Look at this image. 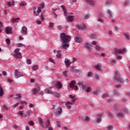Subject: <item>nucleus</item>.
<instances>
[{
    "label": "nucleus",
    "mask_w": 130,
    "mask_h": 130,
    "mask_svg": "<svg viewBox=\"0 0 130 130\" xmlns=\"http://www.w3.org/2000/svg\"><path fill=\"white\" fill-rule=\"evenodd\" d=\"M72 37L68 36L66 33H61L60 34V39L62 43H64L62 45L61 47L64 49H66V47H69L70 44L68 43L71 41Z\"/></svg>",
    "instance_id": "1"
},
{
    "label": "nucleus",
    "mask_w": 130,
    "mask_h": 130,
    "mask_svg": "<svg viewBox=\"0 0 130 130\" xmlns=\"http://www.w3.org/2000/svg\"><path fill=\"white\" fill-rule=\"evenodd\" d=\"M116 58L118 59H122V57L120 55L119 53H124V52H126V49H120L118 48H115L114 50Z\"/></svg>",
    "instance_id": "2"
},
{
    "label": "nucleus",
    "mask_w": 130,
    "mask_h": 130,
    "mask_svg": "<svg viewBox=\"0 0 130 130\" xmlns=\"http://www.w3.org/2000/svg\"><path fill=\"white\" fill-rule=\"evenodd\" d=\"M114 80L115 81H118V82H119L121 84H123L125 81L123 78H121L120 77V74L118 71H116L115 73V76L113 77Z\"/></svg>",
    "instance_id": "3"
},
{
    "label": "nucleus",
    "mask_w": 130,
    "mask_h": 130,
    "mask_svg": "<svg viewBox=\"0 0 130 130\" xmlns=\"http://www.w3.org/2000/svg\"><path fill=\"white\" fill-rule=\"evenodd\" d=\"M87 83L85 82H82V88L87 93H90L92 91V87L87 85Z\"/></svg>",
    "instance_id": "4"
},
{
    "label": "nucleus",
    "mask_w": 130,
    "mask_h": 130,
    "mask_svg": "<svg viewBox=\"0 0 130 130\" xmlns=\"http://www.w3.org/2000/svg\"><path fill=\"white\" fill-rule=\"evenodd\" d=\"M19 51H20V48L15 49L14 51L13 55L16 58L21 59V58H22V54L19 52Z\"/></svg>",
    "instance_id": "5"
},
{
    "label": "nucleus",
    "mask_w": 130,
    "mask_h": 130,
    "mask_svg": "<svg viewBox=\"0 0 130 130\" xmlns=\"http://www.w3.org/2000/svg\"><path fill=\"white\" fill-rule=\"evenodd\" d=\"M14 77L16 79L21 78V77H24V74L22 72L18 71V70H15L14 72Z\"/></svg>",
    "instance_id": "6"
},
{
    "label": "nucleus",
    "mask_w": 130,
    "mask_h": 130,
    "mask_svg": "<svg viewBox=\"0 0 130 130\" xmlns=\"http://www.w3.org/2000/svg\"><path fill=\"white\" fill-rule=\"evenodd\" d=\"M69 98H70L72 100L71 102H66V104H68V105H73V104H74V103H75V102H76V98H75V96H73L72 95H69Z\"/></svg>",
    "instance_id": "7"
},
{
    "label": "nucleus",
    "mask_w": 130,
    "mask_h": 130,
    "mask_svg": "<svg viewBox=\"0 0 130 130\" xmlns=\"http://www.w3.org/2000/svg\"><path fill=\"white\" fill-rule=\"evenodd\" d=\"M76 85V81H72L71 83L69 84V86L70 88H72V89H74V90H78V86Z\"/></svg>",
    "instance_id": "8"
},
{
    "label": "nucleus",
    "mask_w": 130,
    "mask_h": 130,
    "mask_svg": "<svg viewBox=\"0 0 130 130\" xmlns=\"http://www.w3.org/2000/svg\"><path fill=\"white\" fill-rule=\"evenodd\" d=\"M46 92L49 93V94H53V95H54L55 97H57L58 98H59V97H60V95L59 94V93L56 92H52L50 90H47Z\"/></svg>",
    "instance_id": "9"
},
{
    "label": "nucleus",
    "mask_w": 130,
    "mask_h": 130,
    "mask_svg": "<svg viewBox=\"0 0 130 130\" xmlns=\"http://www.w3.org/2000/svg\"><path fill=\"white\" fill-rule=\"evenodd\" d=\"M102 114H99L97 115L96 118L97 120L95 121V122H97V123H100L101 121H102Z\"/></svg>",
    "instance_id": "10"
},
{
    "label": "nucleus",
    "mask_w": 130,
    "mask_h": 130,
    "mask_svg": "<svg viewBox=\"0 0 130 130\" xmlns=\"http://www.w3.org/2000/svg\"><path fill=\"white\" fill-rule=\"evenodd\" d=\"M65 18H66V21H67V22H74L75 16H68L67 17V16L65 17Z\"/></svg>",
    "instance_id": "11"
},
{
    "label": "nucleus",
    "mask_w": 130,
    "mask_h": 130,
    "mask_svg": "<svg viewBox=\"0 0 130 130\" xmlns=\"http://www.w3.org/2000/svg\"><path fill=\"white\" fill-rule=\"evenodd\" d=\"M61 113H62V109H61V108L58 107L57 108V110L56 111V114L57 116H59L60 115V114H61Z\"/></svg>",
    "instance_id": "12"
},
{
    "label": "nucleus",
    "mask_w": 130,
    "mask_h": 130,
    "mask_svg": "<svg viewBox=\"0 0 130 130\" xmlns=\"http://www.w3.org/2000/svg\"><path fill=\"white\" fill-rule=\"evenodd\" d=\"M21 32L23 35H27L28 31H27V28L26 26H23L21 28Z\"/></svg>",
    "instance_id": "13"
},
{
    "label": "nucleus",
    "mask_w": 130,
    "mask_h": 130,
    "mask_svg": "<svg viewBox=\"0 0 130 130\" xmlns=\"http://www.w3.org/2000/svg\"><path fill=\"white\" fill-rule=\"evenodd\" d=\"M85 47L87 48L88 50L92 51L93 50V46L88 43L85 44Z\"/></svg>",
    "instance_id": "14"
},
{
    "label": "nucleus",
    "mask_w": 130,
    "mask_h": 130,
    "mask_svg": "<svg viewBox=\"0 0 130 130\" xmlns=\"http://www.w3.org/2000/svg\"><path fill=\"white\" fill-rule=\"evenodd\" d=\"M39 13H41V7H39L38 8V11L37 12L34 11V16H38L39 15Z\"/></svg>",
    "instance_id": "15"
},
{
    "label": "nucleus",
    "mask_w": 130,
    "mask_h": 130,
    "mask_svg": "<svg viewBox=\"0 0 130 130\" xmlns=\"http://www.w3.org/2000/svg\"><path fill=\"white\" fill-rule=\"evenodd\" d=\"M64 62L67 68H69V67H70V66L72 64V63H71V61H70V60H68V59L67 58H65Z\"/></svg>",
    "instance_id": "16"
},
{
    "label": "nucleus",
    "mask_w": 130,
    "mask_h": 130,
    "mask_svg": "<svg viewBox=\"0 0 130 130\" xmlns=\"http://www.w3.org/2000/svg\"><path fill=\"white\" fill-rule=\"evenodd\" d=\"M60 8H61L63 10V15L64 16V17H67V15H68V11H67V9H66V6H63V5H61L60 6Z\"/></svg>",
    "instance_id": "17"
},
{
    "label": "nucleus",
    "mask_w": 130,
    "mask_h": 130,
    "mask_svg": "<svg viewBox=\"0 0 130 130\" xmlns=\"http://www.w3.org/2000/svg\"><path fill=\"white\" fill-rule=\"evenodd\" d=\"M5 32L7 34H11L12 32V28L10 27H7L5 29Z\"/></svg>",
    "instance_id": "18"
},
{
    "label": "nucleus",
    "mask_w": 130,
    "mask_h": 130,
    "mask_svg": "<svg viewBox=\"0 0 130 130\" xmlns=\"http://www.w3.org/2000/svg\"><path fill=\"white\" fill-rule=\"evenodd\" d=\"M55 85L56 86L57 89H61V87H62V84H61V82L59 81H57Z\"/></svg>",
    "instance_id": "19"
},
{
    "label": "nucleus",
    "mask_w": 130,
    "mask_h": 130,
    "mask_svg": "<svg viewBox=\"0 0 130 130\" xmlns=\"http://www.w3.org/2000/svg\"><path fill=\"white\" fill-rule=\"evenodd\" d=\"M31 114H32V113L30 111L27 110L26 111V114H24L23 117H24L25 118H26V117H29V116H30V115H31Z\"/></svg>",
    "instance_id": "20"
},
{
    "label": "nucleus",
    "mask_w": 130,
    "mask_h": 130,
    "mask_svg": "<svg viewBox=\"0 0 130 130\" xmlns=\"http://www.w3.org/2000/svg\"><path fill=\"white\" fill-rule=\"evenodd\" d=\"M75 42H76L77 43H80V42H81V41L82 40V39L81 38V37H76L75 38Z\"/></svg>",
    "instance_id": "21"
},
{
    "label": "nucleus",
    "mask_w": 130,
    "mask_h": 130,
    "mask_svg": "<svg viewBox=\"0 0 130 130\" xmlns=\"http://www.w3.org/2000/svg\"><path fill=\"white\" fill-rule=\"evenodd\" d=\"M86 2L89 5H90V6H95V2L92 0H86Z\"/></svg>",
    "instance_id": "22"
},
{
    "label": "nucleus",
    "mask_w": 130,
    "mask_h": 130,
    "mask_svg": "<svg viewBox=\"0 0 130 130\" xmlns=\"http://www.w3.org/2000/svg\"><path fill=\"white\" fill-rule=\"evenodd\" d=\"M117 116L118 117H124V114L122 112H117Z\"/></svg>",
    "instance_id": "23"
},
{
    "label": "nucleus",
    "mask_w": 130,
    "mask_h": 130,
    "mask_svg": "<svg viewBox=\"0 0 130 130\" xmlns=\"http://www.w3.org/2000/svg\"><path fill=\"white\" fill-rule=\"evenodd\" d=\"M39 122H40V125L42 127H44V126H43V120H42V118H38Z\"/></svg>",
    "instance_id": "24"
},
{
    "label": "nucleus",
    "mask_w": 130,
    "mask_h": 130,
    "mask_svg": "<svg viewBox=\"0 0 130 130\" xmlns=\"http://www.w3.org/2000/svg\"><path fill=\"white\" fill-rule=\"evenodd\" d=\"M38 65H34L31 67V70H32V71H37V70H38Z\"/></svg>",
    "instance_id": "25"
},
{
    "label": "nucleus",
    "mask_w": 130,
    "mask_h": 130,
    "mask_svg": "<svg viewBox=\"0 0 130 130\" xmlns=\"http://www.w3.org/2000/svg\"><path fill=\"white\" fill-rule=\"evenodd\" d=\"M7 5L9 7H12V6H15V2L14 1H12L11 2H9L7 3Z\"/></svg>",
    "instance_id": "26"
},
{
    "label": "nucleus",
    "mask_w": 130,
    "mask_h": 130,
    "mask_svg": "<svg viewBox=\"0 0 130 130\" xmlns=\"http://www.w3.org/2000/svg\"><path fill=\"white\" fill-rule=\"evenodd\" d=\"M32 94H34V95H36V94L38 93V90H37V89L36 88L32 89Z\"/></svg>",
    "instance_id": "27"
},
{
    "label": "nucleus",
    "mask_w": 130,
    "mask_h": 130,
    "mask_svg": "<svg viewBox=\"0 0 130 130\" xmlns=\"http://www.w3.org/2000/svg\"><path fill=\"white\" fill-rule=\"evenodd\" d=\"M17 114H19L22 117H24V112L23 111H20L17 112Z\"/></svg>",
    "instance_id": "28"
},
{
    "label": "nucleus",
    "mask_w": 130,
    "mask_h": 130,
    "mask_svg": "<svg viewBox=\"0 0 130 130\" xmlns=\"http://www.w3.org/2000/svg\"><path fill=\"white\" fill-rule=\"evenodd\" d=\"M17 47H26V46L23 44L18 43L16 44Z\"/></svg>",
    "instance_id": "29"
},
{
    "label": "nucleus",
    "mask_w": 130,
    "mask_h": 130,
    "mask_svg": "<svg viewBox=\"0 0 130 130\" xmlns=\"http://www.w3.org/2000/svg\"><path fill=\"white\" fill-rule=\"evenodd\" d=\"M49 125H50V121L49 120H47L46 122V128H47Z\"/></svg>",
    "instance_id": "30"
},
{
    "label": "nucleus",
    "mask_w": 130,
    "mask_h": 130,
    "mask_svg": "<svg viewBox=\"0 0 130 130\" xmlns=\"http://www.w3.org/2000/svg\"><path fill=\"white\" fill-rule=\"evenodd\" d=\"M88 28L85 24L82 25V30H83V31H86V30H87Z\"/></svg>",
    "instance_id": "31"
},
{
    "label": "nucleus",
    "mask_w": 130,
    "mask_h": 130,
    "mask_svg": "<svg viewBox=\"0 0 130 130\" xmlns=\"http://www.w3.org/2000/svg\"><path fill=\"white\" fill-rule=\"evenodd\" d=\"M4 95V89L2 88V86L0 85V97Z\"/></svg>",
    "instance_id": "32"
},
{
    "label": "nucleus",
    "mask_w": 130,
    "mask_h": 130,
    "mask_svg": "<svg viewBox=\"0 0 130 130\" xmlns=\"http://www.w3.org/2000/svg\"><path fill=\"white\" fill-rule=\"evenodd\" d=\"M108 14L109 15V18H113V16L112 15V11L111 10H108Z\"/></svg>",
    "instance_id": "33"
},
{
    "label": "nucleus",
    "mask_w": 130,
    "mask_h": 130,
    "mask_svg": "<svg viewBox=\"0 0 130 130\" xmlns=\"http://www.w3.org/2000/svg\"><path fill=\"white\" fill-rule=\"evenodd\" d=\"M82 119L85 120V121H90V118L88 116L84 117L82 118Z\"/></svg>",
    "instance_id": "34"
},
{
    "label": "nucleus",
    "mask_w": 130,
    "mask_h": 130,
    "mask_svg": "<svg viewBox=\"0 0 130 130\" xmlns=\"http://www.w3.org/2000/svg\"><path fill=\"white\" fill-rule=\"evenodd\" d=\"M19 6L20 7L27 6V3L26 2H21V3H19Z\"/></svg>",
    "instance_id": "35"
},
{
    "label": "nucleus",
    "mask_w": 130,
    "mask_h": 130,
    "mask_svg": "<svg viewBox=\"0 0 130 130\" xmlns=\"http://www.w3.org/2000/svg\"><path fill=\"white\" fill-rule=\"evenodd\" d=\"M20 20V18H15V19H13L12 20V22L13 23H18V21Z\"/></svg>",
    "instance_id": "36"
},
{
    "label": "nucleus",
    "mask_w": 130,
    "mask_h": 130,
    "mask_svg": "<svg viewBox=\"0 0 130 130\" xmlns=\"http://www.w3.org/2000/svg\"><path fill=\"white\" fill-rule=\"evenodd\" d=\"M95 69H96V70H98V71H101V66L98 64L96 66H95Z\"/></svg>",
    "instance_id": "37"
},
{
    "label": "nucleus",
    "mask_w": 130,
    "mask_h": 130,
    "mask_svg": "<svg viewBox=\"0 0 130 130\" xmlns=\"http://www.w3.org/2000/svg\"><path fill=\"white\" fill-rule=\"evenodd\" d=\"M124 36L126 38H127V39H128V40H129L130 39V36L129 35H128V34H124Z\"/></svg>",
    "instance_id": "38"
},
{
    "label": "nucleus",
    "mask_w": 130,
    "mask_h": 130,
    "mask_svg": "<svg viewBox=\"0 0 130 130\" xmlns=\"http://www.w3.org/2000/svg\"><path fill=\"white\" fill-rule=\"evenodd\" d=\"M90 37H91V38H93V39L97 38V36H96V34H91L90 35Z\"/></svg>",
    "instance_id": "39"
},
{
    "label": "nucleus",
    "mask_w": 130,
    "mask_h": 130,
    "mask_svg": "<svg viewBox=\"0 0 130 130\" xmlns=\"http://www.w3.org/2000/svg\"><path fill=\"white\" fill-rule=\"evenodd\" d=\"M28 124L30 125V126H33V125H34V122L33 121H28Z\"/></svg>",
    "instance_id": "40"
},
{
    "label": "nucleus",
    "mask_w": 130,
    "mask_h": 130,
    "mask_svg": "<svg viewBox=\"0 0 130 130\" xmlns=\"http://www.w3.org/2000/svg\"><path fill=\"white\" fill-rule=\"evenodd\" d=\"M106 97H109L108 93H105L103 94L102 98H106Z\"/></svg>",
    "instance_id": "41"
},
{
    "label": "nucleus",
    "mask_w": 130,
    "mask_h": 130,
    "mask_svg": "<svg viewBox=\"0 0 130 130\" xmlns=\"http://www.w3.org/2000/svg\"><path fill=\"white\" fill-rule=\"evenodd\" d=\"M98 17H101V18H102L103 17H104V14H103V13L100 12L98 15Z\"/></svg>",
    "instance_id": "42"
},
{
    "label": "nucleus",
    "mask_w": 130,
    "mask_h": 130,
    "mask_svg": "<svg viewBox=\"0 0 130 130\" xmlns=\"http://www.w3.org/2000/svg\"><path fill=\"white\" fill-rule=\"evenodd\" d=\"M98 21L101 23H104V20H103L101 17H99L98 19Z\"/></svg>",
    "instance_id": "43"
},
{
    "label": "nucleus",
    "mask_w": 130,
    "mask_h": 130,
    "mask_svg": "<svg viewBox=\"0 0 130 130\" xmlns=\"http://www.w3.org/2000/svg\"><path fill=\"white\" fill-rule=\"evenodd\" d=\"M93 76V73L92 72H89L88 73L87 76L88 77H92Z\"/></svg>",
    "instance_id": "44"
},
{
    "label": "nucleus",
    "mask_w": 130,
    "mask_h": 130,
    "mask_svg": "<svg viewBox=\"0 0 130 130\" xmlns=\"http://www.w3.org/2000/svg\"><path fill=\"white\" fill-rule=\"evenodd\" d=\"M6 43H7L8 45H10V44H11V42L10 41V39H6Z\"/></svg>",
    "instance_id": "45"
},
{
    "label": "nucleus",
    "mask_w": 130,
    "mask_h": 130,
    "mask_svg": "<svg viewBox=\"0 0 130 130\" xmlns=\"http://www.w3.org/2000/svg\"><path fill=\"white\" fill-rule=\"evenodd\" d=\"M49 61H50V62H52V63H54V64H55V62H54V60H53V59H52V58H50L49 59Z\"/></svg>",
    "instance_id": "46"
},
{
    "label": "nucleus",
    "mask_w": 130,
    "mask_h": 130,
    "mask_svg": "<svg viewBox=\"0 0 130 130\" xmlns=\"http://www.w3.org/2000/svg\"><path fill=\"white\" fill-rule=\"evenodd\" d=\"M77 61V59L76 58H73L72 59V61L70 62L71 63H74V62H75V61Z\"/></svg>",
    "instance_id": "47"
},
{
    "label": "nucleus",
    "mask_w": 130,
    "mask_h": 130,
    "mask_svg": "<svg viewBox=\"0 0 130 130\" xmlns=\"http://www.w3.org/2000/svg\"><path fill=\"white\" fill-rule=\"evenodd\" d=\"M56 123L57 127H60V123L59 122V121H56Z\"/></svg>",
    "instance_id": "48"
},
{
    "label": "nucleus",
    "mask_w": 130,
    "mask_h": 130,
    "mask_svg": "<svg viewBox=\"0 0 130 130\" xmlns=\"http://www.w3.org/2000/svg\"><path fill=\"white\" fill-rule=\"evenodd\" d=\"M107 130H113V126H109L107 127Z\"/></svg>",
    "instance_id": "49"
},
{
    "label": "nucleus",
    "mask_w": 130,
    "mask_h": 130,
    "mask_svg": "<svg viewBox=\"0 0 130 130\" xmlns=\"http://www.w3.org/2000/svg\"><path fill=\"white\" fill-rule=\"evenodd\" d=\"M26 63H27V64H31V63H32L31 61V60L30 59H28L26 60Z\"/></svg>",
    "instance_id": "50"
},
{
    "label": "nucleus",
    "mask_w": 130,
    "mask_h": 130,
    "mask_svg": "<svg viewBox=\"0 0 130 130\" xmlns=\"http://www.w3.org/2000/svg\"><path fill=\"white\" fill-rule=\"evenodd\" d=\"M114 95H117V96H119V92L117 91H114Z\"/></svg>",
    "instance_id": "51"
},
{
    "label": "nucleus",
    "mask_w": 130,
    "mask_h": 130,
    "mask_svg": "<svg viewBox=\"0 0 130 130\" xmlns=\"http://www.w3.org/2000/svg\"><path fill=\"white\" fill-rule=\"evenodd\" d=\"M56 57H57V58H60V57H61V54H60V53L57 54Z\"/></svg>",
    "instance_id": "52"
},
{
    "label": "nucleus",
    "mask_w": 130,
    "mask_h": 130,
    "mask_svg": "<svg viewBox=\"0 0 130 130\" xmlns=\"http://www.w3.org/2000/svg\"><path fill=\"white\" fill-rule=\"evenodd\" d=\"M40 18H41V20L42 21H44V18L43 17V13L41 14Z\"/></svg>",
    "instance_id": "53"
},
{
    "label": "nucleus",
    "mask_w": 130,
    "mask_h": 130,
    "mask_svg": "<svg viewBox=\"0 0 130 130\" xmlns=\"http://www.w3.org/2000/svg\"><path fill=\"white\" fill-rule=\"evenodd\" d=\"M20 103L21 104H25V105H27V102L25 101H21Z\"/></svg>",
    "instance_id": "54"
},
{
    "label": "nucleus",
    "mask_w": 130,
    "mask_h": 130,
    "mask_svg": "<svg viewBox=\"0 0 130 130\" xmlns=\"http://www.w3.org/2000/svg\"><path fill=\"white\" fill-rule=\"evenodd\" d=\"M62 74H63V75L64 77H67V74H68V71H65L63 72Z\"/></svg>",
    "instance_id": "55"
},
{
    "label": "nucleus",
    "mask_w": 130,
    "mask_h": 130,
    "mask_svg": "<svg viewBox=\"0 0 130 130\" xmlns=\"http://www.w3.org/2000/svg\"><path fill=\"white\" fill-rule=\"evenodd\" d=\"M57 28L58 29V30H61V29H62V26L61 25H58L57 26Z\"/></svg>",
    "instance_id": "56"
},
{
    "label": "nucleus",
    "mask_w": 130,
    "mask_h": 130,
    "mask_svg": "<svg viewBox=\"0 0 130 130\" xmlns=\"http://www.w3.org/2000/svg\"><path fill=\"white\" fill-rule=\"evenodd\" d=\"M123 111H124L125 113H128V109H127V108H124V109H123Z\"/></svg>",
    "instance_id": "57"
},
{
    "label": "nucleus",
    "mask_w": 130,
    "mask_h": 130,
    "mask_svg": "<svg viewBox=\"0 0 130 130\" xmlns=\"http://www.w3.org/2000/svg\"><path fill=\"white\" fill-rule=\"evenodd\" d=\"M109 115L110 117H113V113H112L111 112H109Z\"/></svg>",
    "instance_id": "58"
},
{
    "label": "nucleus",
    "mask_w": 130,
    "mask_h": 130,
    "mask_svg": "<svg viewBox=\"0 0 130 130\" xmlns=\"http://www.w3.org/2000/svg\"><path fill=\"white\" fill-rule=\"evenodd\" d=\"M95 78L97 80H99V79H100V77L99 76V75L98 74H95Z\"/></svg>",
    "instance_id": "59"
},
{
    "label": "nucleus",
    "mask_w": 130,
    "mask_h": 130,
    "mask_svg": "<svg viewBox=\"0 0 130 130\" xmlns=\"http://www.w3.org/2000/svg\"><path fill=\"white\" fill-rule=\"evenodd\" d=\"M89 18H90V16H89V15H86L84 17V18L85 19V20H88Z\"/></svg>",
    "instance_id": "60"
},
{
    "label": "nucleus",
    "mask_w": 130,
    "mask_h": 130,
    "mask_svg": "<svg viewBox=\"0 0 130 130\" xmlns=\"http://www.w3.org/2000/svg\"><path fill=\"white\" fill-rule=\"evenodd\" d=\"M114 108H115V109H116L117 110H118V106H117V105H114Z\"/></svg>",
    "instance_id": "61"
},
{
    "label": "nucleus",
    "mask_w": 130,
    "mask_h": 130,
    "mask_svg": "<svg viewBox=\"0 0 130 130\" xmlns=\"http://www.w3.org/2000/svg\"><path fill=\"white\" fill-rule=\"evenodd\" d=\"M14 80H13L12 79H11L10 78L8 79V83H12V82H13Z\"/></svg>",
    "instance_id": "62"
},
{
    "label": "nucleus",
    "mask_w": 130,
    "mask_h": 130,
    "mask_svg": "<svg viewBox=\"0 0 130 130\" xmlns=\"http://www.w3.org/2000/svg\"><path fill=\"white\" fill-rule=\"evenodd\" d=\"M66 105L67 108H68V109H70L71 107V106H70V105H68V104H66Z\"/></svg>",
    "instance_id": "63"
},
{
    "label": "nucleus",
    "mask_w": 130,
    "mask_h": 130,
    "mask_svg": "<svg viewBox=\"0 0 130 130\" xmlns=\"http://www.w3.org/2000/svg\"><path fill=\"white\" fill-rule=\"evenodd\" d=\"M96 49H97V50H100L101 49V47H100L99 46H96Z\"/></svg>",
    "instance_id": "64"
}]
</instances>
